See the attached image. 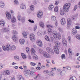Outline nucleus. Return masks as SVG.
Wrapping results in <instances>:
<instances>
[{"label":"nucleus","mask_w":80,"mask_h":80,"mask_svg":"<svg viewBox=\"0 0 80 80\" xmlns=\"http://www.w3.org/2000/svg\"><path fill=\"white\" fill-rule=\"evenodd\" d=\"M71 6L70 3L68 2L65 4L63 6V9H60V13L61 15H63L65 14V12H68Z\"/></svg>","instance_id":"1"},{"label":"nucleus","mask_w":80,"mask_h":80,"mask_svg":"<svg viewBox=\"0 0 80 80\" xmlns=\"http://www.w3.org/2000/svg\"><path fill=\"white\" fill-rule=\"evenodd\" d=\"M10 44H7L6 46H2V48L4 51H8L12 52V50H15L16 49V47L14 45L12 46V47H10Z\"/></svg>","instance_id":"2"},{"label":"nucleus","mask_w":80,"mask_h":80,"mask_svg":"<svg viewBox=\"0 0 80 80\" xmlns=\"http://www.w3.org/2000/svg\"><path fill=\"white\" fill-rule=\"evenodd\" d=\"M58 33L57 32H56V31H54L53 33V35L54 38H56L57 39H58L59 40H60L61 38V34H58Z\"/></svg>","instance_id":"3"},{"label":"nucleus","mask_w":80,"mask_h":80,"mask_svg":"<svg viewBox=\"0 0 80 80\" xmlns=\"http://www.w3.org/2000/svg\"><path fill=\"white\" fill-rule=\"evenodd\" d=\"M31 52L32 55L33 56V58L34 60H37L38 59V57L35 54V50L33 49V48H32L31 50Z\"/></svg>","instance_id":"4"},{"label":"nucleus","mask_w":80,"mask_h":80,"mask_svg":"<svg viewBox=\"0 0 80 80\" xmlns=\"http://www.w3.org/2000/svg\"><path fill=\"white\" fill-rule=\"evenodd\" d=\"M47 51L49 53H50L51 55H54V52L53 50L50 48H46Z\"/></svg>","instance_id":"5"},{"label":"nucleus","mask_w":80,"mask_h":80,"mask_svg":"<svg viewBox=\"0 0 80 80\" xmlns=\"http://www.w3.org/2000/svg\"><path fill=\"white\" fill-rule=\"evenodd\" d=\"M55 46H54V50L55 52H56V51L57 50H58V47H60V42H57V43L56 44Z\"/></svg>","instance_id":"6"},{"label":"nucleus","mask_w":80,"mask_h":80,"mask_svg":"<svg viewBox=\"0 0 80 80\" xmlns=\"http://www.w3.org/2000/svg\"><path fill=\"white\" fill-rule=\"evenodd\" d=\"M35 36L34 34L32 33L30 34V40L32 42H34L35 41Z\"/></svg>","instance_id":"7"},{"label":"nucleus","mask_w":80,"mask_h":80,"mask_svg":"<svg viewBox=\"0 0 80 80\" xmlns=\"http://www.w3.org/2000/svg\"><path fill=\"white\" fill-rule=\"evenodd\" d=\"M30 71L27 70L24 73V75L27 78L30 77Z\"/></svg>","instance_id":"8"},{"label":"nucleus","mask_w":80,"mask_h":80,"mask_svg":"<svg viewBox=\"0 0 80 80\" xmlns=\"http://www.w3.org/2000/svg\"><path fill=\"white\" fill-rule=\"evenodd\" d=\"M37 15L38 18H42L43 16V13L42 10H39L37 14Z\"/></svg>","instance_id":"9"},{"label":"nucleus","mask_w":80,"mask_h":80,"mask_svg":"<svg viewBox=\"0 0 80 80\" xmlns=\"http://www.w3.org/2000/svg\"><path fill=\"white\" fill-rule=\"evenodd\" d=\"M47 27L49 28L48 30V33H50L52 32L53 30L51 28H52V26H50V25H48L47 26Z\"/></svg>","instance_id":"10"},{"label":"nucleus","mask_w":80,"mask_h":80,"mask_svg":"<svg viewBox=\"0 0 80 80\" xmlns=\"http://www.w3.org/2000/svg\"><path fill=\"white\" fill-rule=\"evenodd\" d=\"M43 56L46 58H51V56L49 55L47 52H44Z\"/></svg>","instance_id":"11"},{"label":"nucleus","mask_w":80,"mask_h":80,"mask_svg":"<svg viewBox=\"0 0 80 80\" xmlns=\"http://www.w3.org/2000/svg\"><path fill=\"white\" fill-rule=\"evenodd\" d=\"M62 43L64 44V46L65 47H67V40L65 38H63L62 40Z\"/></svg>","instance_id":"12"},{"label":"nucleus","mask_w":80,"mask_h":80,"mask_svg":"<svg viewBox=\"0 0 80 80\" xmlns=\"http://www.w3.org/2000/svg\"><path fill=\"white\" fill-rule=\"evenodd\" d=\"M6 17L8 19V20H10L11 19V15H10V14L8 12H7L6 13Z\"/></svg>","instance_id":"13"},{"label":"nucleus","mask_w":80,"mask_h":80,"mask_svg":"<svg viewBox=\"0 0 80 80\" xmlns=\"http://www.w3.org/2000/svg\"><path fill=\"white\" fill-rule=\"evenodd\" d=\"M72 33L73 35H75L77 33V30L76 29L73 28L72 30Z\"/></svg>","instance_id":"14"},{"label":"nucleus","mask_w":80,"mask_h":80,"mask_svg":"<svg viewBox=\"0 0 80 80\" xmlns=\"http://www.w3.org/2000/svg\"><path fill=\"white\" fill-rule=\"evenodd\" d=\"M12 39L15 42H17L18 41V38L15 35L13 36Z\"/></svg>","instance_id":"15"},{"label":"nucleus","mask_w":80,"mask_h":80,"mask_svg":"<svg viewBox=\"0 0 80 80\" xmlns=\"http://www.w3.org/2000/svg\"><path fill=\"white\" fill-rule=\"evenodd\" d=\"M61 22L62 25H65L66 23V22L65 21V18H62L61 20Z\"/></svg>","instance_id":"16"},{"label":"nucleus","mask_w":80,"mask_h":80,"mask_svg":"<svg viewBox=\"0 0 80 80\" xmlns=\"http://www.w3.org/2000/svg\"><path fill=\"white\" fill-rule=\"evenodd\" d=\"M8 31H9V29H8V28H2V32H8Z\"/></svg>","instance_id":"17"},{"label":"nucleus","mask_w":80,"mask_h":80,"mask_svg":"<svg viewBox=\"0 0 80 80\" xmlns=\"http://www.w3.org/2000/svg\"><path fill=\"white\" fill-rule=\"evenodd\" d=\"M10 73V72L9 70H5L4 72V75H9Z\"/></svg>","instance_id":"18"},{"label":"nucleus","mask_w":80,"mask_h":80,"mask_svg":"<svg viewBox=\"0 0 80 80\" xmlns=\"http://www.w3.org/2000/svg\"><path fill=\"white\" fill-rule=\"evenodd\" d=\"M48 75L51 77H52V76H54V75H55V74L53 72L51 71L49 72Z\"/></svg>","instance_id":"19"},{"label":"nucleus","mask_w":80,"mask_h":80,"mask_svg":"<svg viewBox=\"0 0 80 80\" xmlns=\"http://www.w3.org/2000/svg\"><path fill=\"white\" fill-rule=\"evenodd\" d=\"M39 25L41 27L43 28H44V27H45V25H44V23H43V22L42 21L40 22Z\"/></svg>","instance_id":"20"},{"label":"nucleus","mask_w":80,"mask_h":80,"mask_svg":"<svg viewBox=\"0 0 80 80\" xmlns=\"http://www.w3.org/2000/svg\"><path fill=\"white\" fill-rule=\"evenodd\" d=\"M67 25H70L72 23V20L70 19H67Z\"/></svg>","instance_id":"21"},{"label":"nucleus","mask_w":80,"mask_h":80,"mask_svg":"<svg viewBox=\"0 0 80 80\" xmlns=\"http://www.w3.org/2000/svg\"><path fill=\"white\" fill-rule=\"evenodd\" d=\"M37 44L39 46V47H42V41H38L37 42Z\"/></svg>","instance_id":"22"},{"label":"nucleus","mask_w":80,"mask_h":80,"mask_svg":"<svg viewBox=\"0 0 80 80\" xmlns=\"http://www.w3.org/2000/svg\"><path fill=\"white\" fill-rule=\"evenodd\" d=\"M69 80H77V78L74 76H70Z\"/></svg>","instance_id":"23"},{"label":"nucleus","mask_w":80,"mask_h":80,"mask_svg":"<svg viewBox=\"0 0 80 80\" xmlns=\"http://www.w3.org/2000/svg\"><path fill=\"white\" fill-rule=\"evenodd\" d=\"M20 7L21 8H22V9H25L26 7L25 5H24L22 3L20 5Z\"/></svg>","instance_id":"24"},{"label":"nucleus","mask_w":80,"mask_h":80,"mask_svg":"<svg viewBox=\"0 0 80 80\" xmlns=\"http://www.w3.org/2000/svg\"><path fill=\"white\" fill-rule=\"evenodd\" d=\"M11 21L12 23H15V22H16L17 21L16 20L15 17L13 16L12 19H11Z\"/></svg>","instance_id":"25"},{"label":"nucleus","mask_w":80,"mask_h":80,"mask_svg":"<svg viewBox=\"0 0 80 80\" xmlns=\"http://www.w3.org/2000/svg\"><path fill=\"white\" fill-rule=\"evenodd\" d=\"M18 80H24V78L21 75H19L18 76Z\"/></svg>","instance_id":"26"},{"label":"nucleus","mask_w":80,"mask_h":80,"mask_svg":"<svg viewBox=\"0 0 80 80\" xmlns=\"http://www.w3.org/2000/svg\"><path fill=\"white\" fill-rule=\"evenodd\" d=\"M19 42L21 45H22L25 43V40L21 39L19 40Z\"/></svg>","instance_id":"27"},{"label":"nucleus","mask_w":80,"mask_h":80,"mask_svg":"<svg viewBox=\"0 0 80 80\" xmlns=\"http://www.w3.org/2000/svg\"><path fill=\"white\" fill-rule=\"evenodd\" d=\"M0 25L2 26H4L5 25V22L3 20H1L0 21Z\"/></svg>","instance_id":"28"},{"label":"nucleus","mask_w":80,"mask_h":80,"mask_svg":"<svg viewBox=\"0 0 80 80\" xmlns=\"http://www.w3.org/2000/svg\"><path fill=\"white\" fill-rule=\"evenodd\" d=\"M5 7V4H4V2H0V7L2 8H3Z\"/></svg>","instance_id":"29"},{"label":"nucleus","mask_w":80,"mask_h":80,"mask_svg":"<svg viewBox=\"0 0 80 80\" xmlns=\"http://www.w3.org/2000/svg\"><path fill=\"white\" fill-rule=\"evenodd\" d=\"M66 72L65 71L63 70L60 72V75L62 76L65 75Z\"/></svg>","instance_id":"30"},{"label":"nucleus","mask_w":80,"mask_h":80,"mask_svg":"<svg viewBox=\"0 0 80 80\" xmlns=\"http://www.w3.org/2000/svg\"><path fill=\"white\" fill-rule=\"evenodd\" d=\"M53 8V5L52 4H50L49 5L48 7V9L50 10H52V9Z\"/></svg>","instance_id":"31"},{"label":"nucleus","mask_w":80,"mask_h":80,"mask_svg":"<svg viewBox=\"0 0 80 80\" xmlns=\"http://www.w3.org/2000/svg\"><path fill=\"white\" fill-rule=\"evenodd\" d=\"M45 38L47 41L50 42V38H49V37L48 36H46L45 37Z\"/></svg>","instance_id":"32"},{"label":"nucleus","mask_w":80,"mask_h":80,"mask_svg":"<svg viewBox=\"0 0 80 80\" xmlns=\"http://www.w3.org/2000/svg\"><path fill=\"white\" fill-rule=\"evenodd\" d=\"M37 35L39 36V37H40V36H42V34L41 31H39L37 33Z\"/></svg>","instance_id":"33"},{"label":"nucleus","mask_w":80,"mask_h":80,"mask_svg":"<svg viewBox=\"0 0 80 80\" xmlns=\"http://www.w3.org/2000/svg\"><path fill=\"white\" fill-rule=\"evenodd\" d=\"M14 59L16 60H17V61H18L20 60V58H19V57L18 56H16L14 57Z\"/></svg>","instance_id":"34"},{"label":"nucleus","mask_w":80,"mask_h":80,"mask_svg":"<svg viewBox=\"0 0 80 80\" xmlns=\"http://www.w3.org/2000/svg\"><path fill=\"white\" fill-rule=\"evenodd\" d=\"M21 55L23 59H26L27 58V57H26V55L25 54H24V53H21Z\"/></svg>","instance_id":"35"},{"label":"nucleus","mask_w":80,"mask_h":80,"mask_svg":"<svg viewBox=\"0 0 80 80\" xmlns=\"http://www.w3.org/2000/svg\"><path fill=\"white\" fill-rule=\"evenodd\" d=\"M68 52L70 55H72V50L70 48H69L68 50Z\"/></svg>","instance_id":"36"},{"label":"nucleus","mask_w":80,"mask_h":80,"mask_svg":"<svg viewBox=\"0 0 80 80\" xmlns=\"http://www.w3.org/2000/svg\"><path fill=\"white\" fill-rule=\"evenodd\" d=\"M51 19L52 20V21L55 22V21L56 20V17H55V16H52Z\"/></svg>","instance_id":"37"},{"label":"nucleus","mask_w":80,"mask_h":80,"mask_svg":"<svg viewBox=\"0 0 80 80\" xmlns=\"http://www.w3.org/2000/svg\"><path fill=\"white\" fill-rule=\"evenodd\" d=\"M14 4L15 5H18V2L17 0H15L14 2Z\"/></svg>","instance_id":"38"},{"label":"nucleus","mask_w":80,"mask_h":80,"mask_svg":"<svg viewBox=\"0 0 80 80\" xmlns=\"http://www.w3.org/2000/svg\"><path fill=\"white\" fill-rule=\"evenodd\" d=\"M22 35H23V37L24 38H27V33L26 32H23L22 33Z\"/></svg>","instance_id":"39"},{"label":"nucleus","mask_w":80,"mask_h":80,"mask_svg":"<svg viewBox=\"0 0 80 80\" xmlns=\"http://www.w3.org/2000/svg\"><path fill=\"white\" fill-rule=\"evenodd\" d=\"M58 7H56L54 8V11L55 12H58Z\"/></svg>","instance_id":"40"},{"label":"nucleus","mask_w":80,"mask_h":80,"mask_svg":"<svg viewBox=\"0 0 80 80\" xmlns=\"http://www.w3.org/2000/svg\"><path fill=\"white\" fill-rule=\"evenodd\" d=\"M58 3H59V1L57 0L55 2L54 5H58Z\"/></svg>","instance_id":"41"},{"label":"nucleus","mask_w":80,"mask_h":80,"mask_svg":"<svg viewBox=\"0 0 80 80\" xmlns=\"http://www.w3.org/2000/svg\"><path fill=\"white\" fill-rule=\"evenodd\" d=\"M58 30L60 32H63V29L61 28H58Z\"/></svg>","instance_id":"42"},{"label":"nucleus","mask_w":80,"mask_h":80,"mask_svg":"<svg viewBox=\"0 0 80 80\" xmlns=\"http://www.w3.org/2000/svg\"><path fill=\"white\" fill-rule=\"evenodd\" d=\"M30 64L31 66H35L36 65V63L33 62H31Z\"/></svg>","instance_id":"43"},{"label":"nucleus","mask_w":80,"mask_h":80,"mask_svg":"<svg viewBox=\"0 0 80 80\" xmlns=\"http://www.w3.org/2000/svg\"><path fill=\"white\" fill-rule=\"evenodd\" d=\"M18 20L20 21L21 20V16L20 15H19L18 16Z\"/></svg>","instance_id":"44"},{"label":"nucleus","mask_w":80,"mask_h":80,"mask_svg":"<svg viewBox=\"0 0 80 80\" xmlns=\"http://www.w3.org/2000/svg\"><path fill=\"white\" fill-rule=\"evenodd\" d=\"M30 75H31V76L33 77L35 76V73L34 72H32V73H30Z\"/></svg>","instance_id":"45"},{"label":"nucleus","mask_w":80,"mask_h":80,"mask_svg":"<svg viewBox=\"0 0 80 80\" xmlns=\"http://www.w3.org/2000/svg\"><path fill=\"white\" fill-rule=\"evenodd\" d=\"M30 9L31 10H34V7L33 5H31L30 7Z\"/></svg>","instance_id":"46"},{"label":"nucleus","mask_w":80,"mask_h":80,"mask_svg":"<svg viewBox=\"0 0 80 80\" xmlns=\"http://www.w3.org/2000/svg\"><path fill=\"white\" fill-rule=\"evenodd\" d=\"M49 72H48V70H45L43 72L44 73H47L48 75Z\"/></svg>","instance_id":"47"},{"label":"nucleus","mask_w":80,"mask_h":80,"mask_svg":"<svg viewBox=\"0 0 80 80\" xmlns=\"http://www.w3.org/2000/svg\"><path fill=\"white\" fill-rule=\"evenodd\" d=\"M26 52H29L30 50V49L28 47H27L26 48Z\"/></svg>","instance_id":"48"},{"label":"nucleus","mask_w":80,"mask_h":80,"mask_svg":"<svg viewBox=\"0 0 80 80\" xmlns=\"http://www.w3.org/2000/svg\"><path fill=\"white\" fill-rule=\"evenodd\" d=\"M25 20L24 17H22L21 18V21H22V23L25 22Z\"/></svg>","instance_id":"49"},{"label":"nucleus","mask_w":80,"mask_h":80,"mask_svg":"<svg viewBox=\"0 0 80 80\" xmlns=\"http://www.w3.org/2000/svg\"><path fill=\"white\" fill-rule=\"evenodd\" d=\"M57 70V69L56 68L54 67L53 68H52L51 69V71L52 72L53 71H55Z\"/></svg>","instance_id":"50"},{"label":"nucleus","mask_w":80,"mask_h":80,"mask_svg":"<svg viewBox=\"0 0 80 80\" xmlns=\"http://www.w3.org/2000/svg\"><path fill=\"white\" fill-rule=\"evenodd\" d=\"M28 21L29 22H30V23H34V21H33V20H31V19H29L28 20Z\"/></svg>","instance_id":"51"},{"label":"nucleus","mask_w":80,"mask_h":80,"mask_svg":"<svg viewBox=\"0 0 80 80\" xmlns=\"http://www.w3.org/2000/svg\"><path fill=\"white\" fill-rule=\"evenodd\" d=\"M61 57L62 59H63V58H65V54H63L61 56Z\"/></svg>","instance_id":"52"},{"label":"nucleus","mask_w":80,"mask_h":80,"mask_svg":"<svg viewBox=\"0 0 80 80\" xmlns=\"http://www.w3.org/2000/svg\"><path fill=\"white\" fill-rule=\"evenodd\" d=\"M40 53H43V50L42 49H40L39 51Z\"/></svg>","instance_id":"53"},{"label":"nucleus","mask_w":80,"mask_h":80,"mask_svg":"<svg viewBox=\"0 0 80 80\" xmlns=\"http://www.w3.org/2000/svg\"><path fill=\"white\" fill-rule=\"evenodd\" d=\"M78 8L77 5H75L74 7L73 10L74 11H75L76 10H77V9Z\"/></svg>","instance_id":"54"},{"label":"nucleus","mask_w":80,"mask_h":80,"mask_svg":"<svg viewBox=\"0 0 80 80\" xmlns=\"http://www.w3.org/2000/svg\"><path fill=\"white\" fill-rule=\"evenodd\" d=\"M66 68L68 70H71V67H66Z\"/></svg>","instance_id":"55"},{"label":"nucleus","mask_w":80,"mask_h":80,"mask_svg":"<svg viewBox=\"0 0 80 80\" xmlns=\"http://www.w3.org/2000/svg\"><path fill=\"white\" fill-rule=\"evenodd\" d=\"M68 39L69 41V42H70V41H71V37L70 36H69Z\"/></svg>","instance_id":"56"},{"label":"nucleus","mask_w":80,"mask_h":80,"mask_svg":"<svg viewBox=\"0 0 80 80\" xmlns=\"http://www.w3.org/2000/svg\"><path fill=\"white\" fill-rule=\"evenodd\" d=\"M37 26H35L34 27V32H35V30H37Z\"/></svg>","instance_id":"57"},{"label":"nucleus","mask_w":80,"mask_h":80,"mask_svg":"<svg viewBox=\"0 0 80 80\" xmlns=\"http://www.w3.org/2000/svg\"><path fill=\"white\" fill-rule=\"evenodd\" d=\"M55 52L56 54H58L59 52V49H58L56 51V52Z\"/></svg>","instance_id":"58"},{"label":"nucleus","mask_w":80,"mask_h":80,"mask_svg":"<svg viewBox=\"0 0 80 80\" xmlns=\"http://www.w3.org/2000/svg\"><path fill=\"white\" fill-rule=\"evenodd\" d=\"M44 1L45 3H48L50 2V0H44Z\"/></svg>","instance_id":"59"},{"label":"nucleus","mask_w":80,"mask_h":80,"mask_svg":"<svg viewBox=\"0 0 80 80\" xmlns=\"http://www.w3.org/2000/svg\"><path fill=\"white\" fill-rule=\"evenodd\" d=\"M13 33L14 34H17V32L15 31H13Z\"/></svg>","instance_id":"60"},{"label":"nucleus","mask_w":80,"mask_h":80,"mask_svg":"<svg viewBox=\"0 0 80 80\" xmlns=\"http://www.w3.org/2000/svg\"><path fill=\"white\" fill-rule=\"evenodd\" d=\"M76 29H80V27L78 26H76L75 27Z\"/></svg>","instance_id":"61"},{"label":"nucleus","mask_w":80,"mask_h":80,"mask_svg":"<svg viewBox=\"0 0 80 80\" xmlns=\"http://www.w3.org/2000/svg\"><path fill=\"white\" fill-rule=\"evenodd\" d=\"M76 38H77V39H78V40H80V36H77L76 37Z\"/></svg>","instance_id":"62"},{"label":"nucleus","mask_w":80,"mask_h":80,"mask_svg":"<svg viewBox=\"0 0 80 80\" xmlns=\"http://www.w3.org/2000/svg\"><path fill=\"white\" fill-rule=\"evenodd\" d=\"M61 70H62V69H61L60 68H58L57 69V71L58 72L61 71Z\"/></svg>","instance_id":"63"},{"label":"nucleus","mask_w":80,"mask_h":80,"mask_svg":"<svg viewBox=\"0 0 80 80\" xmlns=\"http://www.w3.org/2000/svg\"><path fill=\"white\" fill-rule=\"evenodd\" d=\"M11 80H15V78L13 77H12L11 78Z\"/></svg>","instance_id":"64"}]
</instances>
